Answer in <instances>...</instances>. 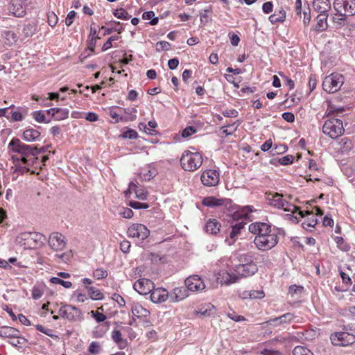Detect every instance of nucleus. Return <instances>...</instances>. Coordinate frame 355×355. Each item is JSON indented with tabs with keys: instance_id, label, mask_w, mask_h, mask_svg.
<instances>
[{
	"instance_id": "f257e3e1",
	"label": "nucleus",
	"mask_w": 355,
	"mask_h": 355,
	"mask_svg": "<svg viewBox=\"0 0 355 355\" xmlns=\"http://www.w3.org/2000/svg\"><path fill=\"white\" fill-rule=\"evenodd\" d=\"M8 148L14 153L31 157L26 160L28 165H37L39 164L37 155L46 152L48 147L43 146L41 148H37L35 146L24 144L18 138L14 137L8 144Z\"/></svg>"
},
{
	"instance_id": "f03ea898",
	"label": "nucleus",
	"mask_w": 355,
	"mask_h": 355,
	"mask_svg": "<svg viewBox=\"0 0 355 355\" xmlns=\"http://www.w3.org/2000/svg\"><path fill=\"white\" fill-rule=\"evenodd\" d=\"M333 6L337 12L333 20L339 25L345 24L347 16L355 15V0H334Z\"/></svg>"
},
{
	"instance_id": "7ed1b4c3",
	"label": "nucleus",
	"mask_w": 355,
	"mask_h": 355,
	"mask_svg": "<svg viewBox=\"0 0 355 355\" xmlns=\"http://www.w3.org/2000/svg\"><path fill=\"white\" fill-rule=\"evenodd\" d=\"M202 164V156L199 152L185 150L180 158V165L185 171L193 172Z\"/></svg>"
},
{
	"instance_id": "20e7f679",
	"label": "nucleus",
	"mask_w": 355,
	"mask_h": 355,
	"mask_svg": "<svg viewBox=\"0 0 355 355\" xmlns=\"http://www.w3.org/2000/svg\"><path fill=\"white\" fill-rule=\"evenodd\" d=\"M343 121L338 119H330L327 120L322 127L324 134L331 139H336L344 133Z\"/></svg>"
},
{
	"instance_id": "39448f33",
	"label": "nucleus",
	"mask_w": 355,
	"mask_h": 355,
	"mask_svg": "<svg viewBox=\"0 0 355 355\" xmlns=\"http://www.w3.org/2000/svg\"><path fill=\"white\" fill-rule=\"evenodd\" d=\"M344 76L342 74L334 73L325 77L322 83L323 89L329 93L337 92L344 83Z\"/></svg>"
},
{
	"instance_id": "423d86ee",
	"label": "nucleus",
	"mask_w": 355,
	"mask_h": 355,
	"mask_svg": "<svg viewBox=\"0 0 355 355\" xmlns=\"http://www.w3.org/2000/svg\"><path fill=\"white\" fill-rule=\"evenodd\" d=\"M277 232H272L264 236L255 237L254 243L259 250L267 251L274 248L278 243Z\"/></svg>"
},
{
	"instance_id": "0eeeda50",
	"label": "nucleus",
	"mask_w": 355,
	"mask_h": 355,
	"mask_svg": "<svg viewBox=\"0 0 355 355\" xmlns=\"http://www.w3.org/2000/svg\"><path fill=\"white\" fill-rule=\"evenodd\" d=\"M269 204L275 207L282 209L286 211L294 212L298 208L287 202L283 196L277 193L270 194L268 197Z\"/></svg>"
},
{
	"instance_id": "6e6552de",
	"label": "nucleus",
	"mask_w": 355,
	"mask_h": 355,
	"mask_svg": "<svg viewBox=\"0 0 355 355\" xmlns=\"http://www.w3.org/2000/svg\"><path fill=\"white\" fill-rule=\"evenodd\" d=\"M60 316L69 321H78L82 319L81 311L72 305H63L58 311Z\"/></svg>"
},
{
	"instance_id": "1a4fd4ad",
	"label": "nucleus",
	"mask_w": 355,
	"mask_h": 355,
	"mask_svg": "<svg viewBox=\"0 0 355 355\" xmlns=\"http://www.w3.org/2000/svg\"><path fill=\"white\" fill-rule=\"evenodd\" d=\"M331 343L336 346H348L355 343V336L348 332H336L331 335Z\"/></svg>"
},
{
	"instance_id": "9d476101",
	"label": "nucleus",
	"mask_w": 355,
	"mask_h": 355,
	"mask_svg": "<svg viewBox=\"0 0 355 355\" xmlns=\"http://www.w3.org/2000/svg\"><path fill=\"white\" fill-rule=\"evenodd\" d=\"M127 234L130 238L144 241L149 236L150 230L143 224L134 223L128 227Z\"/></svg>"
},
{
	"instance_id": "9b49d317",
	"label": "nucleus",
	"mask_w": 355,
	"mask_h": 355,
	"mask_svg": "<svg viewBox=\"0 0 355 355\" xmlns=\"http://www.w3.org/2000/svg\"><path fill=\"white\" fill-rule=\"evenodd\" d=\"M31 158L29 156H24L21 154H18L12 156V159L14 161L15 164V171L18 172L21 174H24L26 172H31L34 173L35 171L31 169V167L34 166L35 165H28V162L26 160Z\"/></svg>"
},
{
	"instance_id": "f8f14e48",
	"label": "nucleus",
	"mask_w": 355,
	"mask_h": 355,
	"mask_svg": "<svg viewBox=\"0 0 355 355\" xmlns=\"http://www.w3.org/2000/svg\"><path fill=\"white\" fill-rule=\"evenodd\" d=\"M248 230L251 233L256 234L255 237L264 236L272 232H277L276 230L272 229L269 224L261 222H255L250 224Z\"/></svg>"
},
{
	"instance_id": "ddd939ff",
	"label": "nucleus",
	"mask_w": 355,
	"mask_h": 355,
	"mask_svg": "<svg viewBox=\"0 0 355 355\" xmlns=\"http://www.w3.org/2000/svg\"><path fill=\"white\" fill-rule=\"evenodd\" d=\"M202 203L203 205L209 207H223L227 210L234 207L232 200L227 198H217L214 196L205 198Z\"/></svg>"
},
{
	"instance_id": "4468645a",
	"label": "nucleus",
	"mask_w": 355,
	"mask_h": 355,
	"mask_svg": "<svg viewBox=\"0 0 355 355\" xmlns=\"http://www.w3.org/2000/svg\"><path fill=\"white\" fill-rule=\"evenodd\" d=\"M48 243L51 249L56 252L64 250L67 246L64 236L59 232L51 233Z\"/></svg>"
},
{
	"instance_id": "2eb2a0df",
	"label": "nucleus",
	"mask_w": 355,
	"mask_h": 355,
	"mask_svg": "<svg viewBox=\"0 0 355 355\" xmlns=\"http://www.w3.org/2000/svg\"><path fill=\"white\" fill-rule=\"evenodd\" d=\"M200 180L205 186H216L220 180L219 172L214 169L206 170L202 173Z\"/></svg>"
},
{
	"instance_id": "dca6fc26",
	"label": "nucleus",
	"mask_w": 355,
	"mask_h": 355,
	"mask_svg": "<svg viewBox=\"0 0 355 355\" xmlns=\"http://www.w3.org/2000/svg\"><path fill=\"white\" fill-rule=\"evenodd\" d=\"M29 0H12L8 6V10L17 17H21L26 15L25 3Z\"/></svg>"
},
{
	"instance_id": "f3484780",
	"label": "nucleus",
	"mask_w": 355,
	"mask_h": 355,
	"mask_svg": "<svg viewBox=\"0 0 355 355\" xmlns=\"http://www.w3.org/2000/svg\"><path fill=\"white\" fill-rule=\"evenodd\" d=\"M233 208L227 209V215L232 216L234 220H239L243 218H248L250 214L252 212V209L250 206L237 208L233 204Z\"/></svg>"
},
{
	"instance_id": "a211bd4d",
	"label": "nucleus",
	"mask_w": 355,
	"mask_h": 355,
	"mask_svg": "<svg viewBox=\"0 0 355 355\" xmlns=\"http://www.w3.org/2000/svg\"><path fill=\"white\" fill-rule=\"evenodd\" d=\"M184 282L187 289L191 291H200L205 288L201 277L197 275L189 276L185 279Z\"/></svg>"
},
{
	"instance_id": "6ab92c4d",
	"label": "nucleus",
	"mask_w": 355,
	"mask_h": 355,
	"mask_svg": "<svg viewBox=\"0 0 355 355\" xmlns=\"http://www.w3.org/2000/svg\"><path fill=\"white\" fill-rule=\"evenodd\" d=\"M234 270L239 279L241 277H248L254 275L257 272L258 268L257 264L236 265Z\"/></svg>"
},
{
	"instance_id": "aec40b11",
	"label": "nucleus",
	"mask_w": 355,
	"mask_h": 355,
	"mask_svg": "<svg viewBox=\"0 0 355 355\" xmlns=\"http://www.w3.org/2000/svg\"><path fill=\"white\" fill-rule=\"evenodd\" d=\"M153 282L150 279L142 278L138 279L133 286L134 289L141 295H146L151 292Z\"/></svg>"
},
{
	"instance_id": "412c9836",
	"label": "nucleus",
	"mask_w": 355,
	"mask_h": 355,
	"mask_svg": "<svg viewBox=\"0 0 355 355\" xmlns=\"http://www.w3.org/2000/svg\"><path fill=\"white\" fill-rule=\"evenodd\" d=\"M169 297L168 291L164 288H154L150 292V299L154 303H161Z\"/></svg>"
},
{
	"instance_id": "4be33fe9",
	"label": "nucleus",
	"mask_w": 355,
	"mask_h": 355,
	"mask_svg": "<svg viewBox=\"0 0 355 355\" xmlns=\"http://www.w3.org/2000/svg\"><path fill=\"white\" fill-rule=\"evenodd\" d=\"M239 277L235 273H230L226 270H221L217 274V282L221 284H230L236 282Z\"/></svg>"
},
{
	"instance_id": "5701e85b",
	"label": "nucleus",
	"mask_w": 355,
	"mask_h": 355,
	"mask_svg": "<svg viewBox=\"0 0 355 355\" xmlns=\"http://www.w3.org/2000/svg\"><path fill=\"white\" fill-rule=\"evenodd\" d=\"M188 290L187 286L175 288L169 295L170 300L172 302L183 300L189 295Z\"/></svg>"
},
{
	"instance_id": "b1692460",
	"label": "nucleus",
	"mask_w": 355,
	"mask_h": 355,
	"mask_svg": "<svg viewBox=\"0 0 355 355\" xmlns=\"http://www.w3.org/2000/svg\"><path fill=\"white\" fill-rule=\"evenodd\" d=\"M22 139L27 142L40 141L41 139V132L33 128L28 127L23 132Z\"/></svg>"
},
{
	"instance_id": "393cba45",
	"label": "nucleus",
	"mask_w": 355,
	"mask_h": 355,
	"mask_svg": "<svg viewBox=\"0 0 355 355\" xmlns=\"http://www.w3.org/2000/svg\"><path fill=\"white\" fill-rule=\"evenodd\" d=\"M299 214L301 217L307 216V218H306L302 224L304 229L308 230L309 227H314L317 225L318 219L313 214L309 211H306L304 213L302 211H299Z\"/></svg>"
},
{
	"instance_id": "a878e982",
	"label": "nucleus",
	"mask_w": 355,
	"mask_h": 355,
	"mask_svg": "<svg viewBox=\"0 0 355 355\" xmlns=\"http://www.w3.org/2000/svg\"><path fill=\"white\" fill-rule=\"evenodd\" d=\"M220 227V222L217 219L211 218L206 222L204 230L207 234L216 235L219 232Z\"/></svg>"
},
{
	"instance_id": "bb28decb",
	"label": "nucleus",
	"mask_w": 355,
	"mask_h": 355,
	"mask_svg": "<svg viewBox=\"0 0 355 355\" xmlns=\"http://www.w3.org/2000/svg\"><path fill=\"white\" fill-rule=\"evenodd\" d=\"M313 8L319 14H327L331 8L329 0H314L313 1Z\"/></svg>"
},
{
	"instance_id": "cd10ccee",
	"label": "nucleus",
	"mask_w": 355,
	"mask_h": 355,
	"mask_svg": "<svg viewBox=\"0 0 355 355\" xmlns=\"http://www.w3.org/2000/svg\"><path fill=\"white\" fill-rule=\"evenodd\" d=\"M295 316L292 313H286L279 317L270 319L266 322L269 325H276L277 324L290 323L294 321Z\"/></svg>"
},
{
	"instance_id": "c85d7f7f",
	"label": "nucleus",
	"mask_w": 355,
	"mask_h": 355,
	"mask_svg": "<svg viewBox=\"0 0 355 355\" xmlns=\"http://www.w3.org/2000/svg\"><path fill=\"white\" fill-rule=\"evenodd\" d=\"M131 311L133 316L137 318H146L150 315V311L137 302L131 304Z\"/></svg>"
},
{
	"instance_id": "c756f323",
	"label": "nucleus",
	"mask_w": 355,
	"mask_h": 355,
	"mask_svg": "<svg viewBox=\"0 0 355 355\" xmlns=\"http://www.w3.org/2000/svg\"><path fill=\"white\" fill-rule=\"evenodd\" d=\"M245 225L246 223L242 220L236 223L234 225H232V230L230 233V238L232 241L229 242L230 245L234 243L238 236L241 234V230L245 227Z\"/></svg>"
},
{
	"instance_id": "7c9ffc66",
	"label": "nucleus",
	"mask_w": 355,
	"mask_h": 355,
	"mask_svg": "<svg viewBox=\"0 0 355 355\" xmlns=\"http://www.w3.org/2000/svg\"><path fill=\"white\" fill-rule=\"evenodd\" d=\"M20 332L15 328L4 326L0 328V336L12 339L15 336L19 335Z\"/></svg>"
},
{
	"instance_id": "2f4dec72",
	"label": "nucleus",
	"mask_w": 355,
	"mask_h": 355,
	"mask_svg": "<svg viewBox=\"0 0 355 355\" xmlns=\"http://www.w3.org/2000/svg\"><path fill=\"white\" fill-rule=\"evenodd\" d=\"M268 19L272 24L283 23L286 19V12L283 8L276 10Z\"/></svg>"
},
{
	"instance_id": "473e14b6",
	"label": "nucleus",
	"mask_w": 355,
	"mask_h": 355,
	"mask_svg": "<svg viewBox=\"0 0 355 355\" xmlns=\"http://www.w3.org/2000/svg\"><path fill=\"white\" fill-rule=\"evenodd\" d=\"M196 313L201 316L209 317L215 313V307L210 303L205 304L196 311Z\"/></svg>"
},
{
	"instance_id": "72a5a7b5",
	"label": "nucleus",
	"mask_w": 355,
	"mask_h": 355,
	"mask_svg": "<svg viewBox=\"0 0 355 355\" xmlns=\"http://www.w3.org/2000/svg\"><path fill=\"white\" fill-rule=\"evenodd\" d=\"M85 290L87 291L89 298L92 300H101L104 298V294L94 286H86Z\"/></svg>"
},
{
	"instance_id": "f704fd0d",
	"label": "nucleus",
	"mask_w": 355,
	"mask_h": 355,
	"mask_svg": "<svg viewBox=\"0 0 355 355\" xmlns=\"http://www.w3.org/2000/svg\"><path fill=\"white\" fill-rule=\"evenodd\" d=\"M117 110L120 111H123L125 116H123V121H133L137 119V110L135 107L131 108H123V107H117Z\"/></svg>"
},
{
	"instance_id": "c9c22d12",
	"label": "nucleus",
	"mask_w": 355,
	"mask_h": 355,
	"mask_svg": "<svg viewBox=\"0 0 355 355\" xmlns=\"http://www.w3.org/2000/svg\"><path fill=\"white\" fill-rule=\"evenodd\" d=\"M327 14H318L317 17V24L315 26V30L317 31H324L327 28Z\"/></svg>"
},
{
	"instance_id": "e433bc0d",
	"label": "nucleus",
	"mask_w": 355,
	"mask_h": 355,
	"mask_svg": "<svg viewBox=\"0 0 355 355\" xmlns=\"http://www.w3.org/2000/svg\"><path fill=\"white\" fill-rule=\"evenodd\" d=\"M157 175V171L155 168L148 167V168L143 169L140 173V178L144 181H149L155 177Z\"/></svg>"
},
{
	"instance_id": "4c0bfd02",
	"label": "nucleus",
	"mask_w": 355,
	"mask_h": 355,
	"mask_svg": "<svg viewBox=\"0 0 355 355\" xmlns=\"http://www.w3.org/2000/svg\"><path fill=\"white\" fill-rule=\"evenodd\" d=\"M239 263L238 265H251L256 264L254 262V258L251 253L242 254L239 257Z\"/></svg>"
},
{
	"instance_id": "58836bf2",
	"label": "nucleus",
	"mask_w": 355,
	"mask_h": 355,
	"mask_svg": "<svg viewBox=\"0 0 355 355\" xmlns=\"http://www.w3.org/2000/svg\"><path fill=\"white\" fill-rule=\"evenodd\" d=\"M55 114H54V119L56 121H61L66 119L69 117V111L67 108L55 107Z\"/></svg>"
},
{
	"instance_id": "ea45409f",
	"label": "nucleus",
	"mask_w": 355,
	"mask_h": 355,
	"mask_svg": "<svg viewBox=\"0 0 355 355\" xmlns=\"http://www.w3.org/2000/svg\"><path fill=\"white\" fill-rule=\"evenodd\" d=\"M303 338L302 333H297L296 335L288 334L287 336L282 338L281 341L285 343H298Z\"/></svg>"
},
{
	"instance_id": "a19ab883",
	"label": "nucleus",
	"mask_w": 355,
	"mask_h": 355,
	"mask_svg": "<svg viewBox=\"0 0 355 355\" xmlns=\"http://www.w3.org/2000/svg\"><path fill=\"white\" fill-rule=\"evenodd\" d=\"M2 36L6 40V43L9 45L16 42L17 40L16 34L12 31H4Z\"/></svg>"
},
{
	"instance_id": "79ce46f5",
	"label": "nucleus",
	"mask_w": 355,
	"mask_h": 355,
	"mask_svg": "<svg viewBox=\"0 0 355 355\" xmlns=\"http://www.w3.org/2000/svg\"><path fill=\"white\" fill-rule=\"evenodd\" d=\"M10 344L12 346L17 347L19 348L23 347L27 343V340L19 335L15 336L9 341Z\"/></svg>"
},
{
	"instance_id": "37998d69",
	"label": "nucleus",
	"mask_w": 355,
	"mask_h": 355,
	"mask_svg": "<svg viewBox=\"0 0 355 355\" xmlns=\"http://www.w3.org/2000/svg\"><path fill=\"white\" fill-rule=\"evenodd\" d=\"M32 116L33 119L38 123H49L51 121V119L46 120L45 113L42 110L33 112L32 113Z\"/></svg>"
},
{
	"instance_id": "c03bdc74",
	"label": "nucleus",
	"mask_w": 355,
	"mask_h": 355,
	"mask_svg": "<svg viewBox=\"0 0 355 355\" xmlns=\"http://www.w3.org/2000/svg\"><path fill=\"white\" fill-rule=\"evenodd\" d=\"M37 26L34 24H27L24 26L22 32L26 37H31L36 32Z\"/></svg>"
},
{
	"instance_id": "a18cd8bd",
	"label": "nucleus",
	"mask_w": 355,
	"mask_h": 355,
	"mask_svg": "<svg viewBox=\"0 0 355 355\" xmlns=\"http://www.w3.org/2000/svg\"><path fill=\"white\" fill-rule=\"evenodd\" d=\"M293 355H314L307 347L304 346H296L293 350Z\"/></svg>"
},
{
	"instance_id": "49530a36",
	"label": "nucleus",
	"mask_w": 355,
	"mask_h": 355,
	"mask_svg": "<svg viewBox=\"0 0 355 355\" xmlns=\"http://www.w3.org/2000/svg\"><path fill=\"white\" fill-rule=\"evenodd\" d=\"M49 282L53 284H60L66 288H69L72 286V283L69 281H64L59 277H53L50 279Z\"/></svg>"
},
{
	"instance_id": "de8ad7c7",
	"label": "nucleus",
	"mask_w": 355,
	"mask_h": 355,
	"mask_svg": "<svg viewBox=\"0 0 355 355\" xmlns=\"http://www.w3.org/2000/svg\"><path fill=\"white\" fill-rule=\"evenodd\" d=\"M114 15L118 19L128 20L130 18V15L128 13V12L123 8L116 9L113 12Z\"/></svg>"
},
{
	"instance_id": "09e8293b",
	"label": "nucleus",
	"mask_w": 355,
	"mask_h": 355,
	"mask_svg": "<svg viewBox=\"0 0 355 355\" xmlns=\"http://www.w3.org/2000/svg\"><path fill=\"white\" fill-rule=\"evenodd\" d=\"M31 236V232H21L17 236L15 241L20 245H25L26 243L24 241L28 240Z\"/></svg>"
},
{
	"instance_id": "8fccbe9b",
	"label": "nucleus",
	"mask_w": 355,
	"mask_h": 355,
	"mask_svg": "<svg viewBox=\"0 0 355 355\" xmlns=\"http://www.w3.org/2000/svg\"><path fill=\"white\" fill-rule=\"evenodd\" d=\"M335 241L338 245V247L343 251L347 252L350 249L349 245L345 242L344 239L341 236H336L335 238Z\"/></svg>"
},
{
	"instance_id": "3c124183",
	"label": "nucleus",
	"mask_w": 355,
	"mask_h": 355,
	"mask_svg": "<svg viewBox=\"0 0 355 355\" xmlns=\"http://www.w3.org/2000/svg\"><path fill=\"white\" fill-rule=\"evenodd\" d=\"M171 44L166 41H159L155 44L157 51H168L171 49Z\"/></svg>"
},
{
	"instance_id": "603ef678",
	"label": "nucleus",
	"mask_w": 355,
	"mask_h": 355,
	"mask_svg": "<svg viewBox=\"0 0 355 355\" xmlns=\"http://www.w3.org/2000/svg\"><path fill=\"white\" fill-rule=\"evenodd\" d=\"M108 276V272L103 268H97L93 272V277L97 279H105Z\"/></svg>"
},
{
	"instance_id": "864d4df0",
	"label": "nucleus",
	"mask_w": 355,
	"mask_h": 355,
	"mask_svg": "<svg viewBox=\"0 0 355 355\" xmlns=\"http://www.w3.org/2000/svg\"><path fill=\"white\" fill-rule=\"evenodd\" d=\"M121 136L124 139H133L138 137V134L133 129H128L123 131Z\"/></svg>"
},
{
	"instance_id": "5fc2aeb1",
	"label": "nucleus",
	"mask_w": 355,
	"mask_h": 355,
	"mask_svg": "<svg viewBox=\"0 0 355 355\" xmlns=\"http://www.w3.org/2000/svg\"><path fill=\"white\" fill-rule=\"evenodd\" d=\"M129 206L132 207L133 209H148L149 207V205L147 204V203H143V202H137V201H130L129 202Z\"/></svg>"
},
{
	"instance_id": "6e6d98bb",
	"label": "nucleus",
	"mask_w": 355,
	"mask_h": 355,
	"mask_svg": "<svg viewBox=\"0 0 355 355\" xmlns=\"http://www.w3.org/2000/svg\"><path fill=\"white\" fill-rule=\"evenodd\" d=\"M234 123L232 125H227L222 128L223 134H224L226 137L228 135H232L236 130L238 125L234 127Z\"/></svg>"
},
{
	"instance_id": "4d7b16f0",
	"label": "nucleus",
	"mask_w": 355,
	"mask_h": 355,
	"mask_svg": "<svg viewBox=\"0 0 355 355\" xmlns=\"http://www.w3.org/2000/svg\"><path fill=\"white\" fill-rule=\"evenodd\" d=\"M134 192L135 193L136 197L139 199L144 200L147 199L148 192L141 189H138L137 187L135 189Z\"/></svg>"
},
{
	"instance_id": "13d9d810",
	"label": "nucleus",
	"mask_w": 355,
	"mask_h": 355,
	"mask_svg": "<svg viewBox=\"0 0 355 355\" xmlns=\"http://www.w3.org/2000/svg\"><path fill=\"white\" fill-rule=\"evenodd\" d=\"M248 296L250 299H261L265 296L263 291H248Z\"/></svg>"
},
{
	"instance_id": "bf43d9fd",
	"label": "nucleus",
	"mask_w": 355,
	"mask_h": 355,
	"mask_svg": "<svg viewBox=\"0 0 355 355\" xmlns=\"http://www.w3.org/2000/svg\"><path fill=\"white\" fill-rule=\"evenodd\" d=\"M10 119L13 121H21L24 119V114L19 110L10 112Z\"/></svg>"
},
{
	"instance_id": "052dcab7",
	"label": "nucleus",
	"mask_w": 355,
	"mask_h": 355,
	"mask_svg": "<svg viewBox=\"0 0 355 355\" xmlns=\"http://www.w3.org/2000/svg\"><path fill=\"white\" fill-rule=\"evenodd\" d=\"M90 313L97 322H103L106 319L105 315L97 311H91Z\"/></svg>"
},
{
	"instance_id": "680f3d73",
	"label": "nucleus",
	"mask_w": 355,
	"mask_h": 355,
	"mask_svg": "<svg viewBox=\"0 0 355 355\" xmlns=\"http://www.w3.org/2000/svg\"><path fill=\"white\" fill-rule=\"evenodd\" d=\"M294 157L293 155H288L279 159L278 162L281 165L286 166L293 162Z\"/></svg>"
},
{
	"instance_id": "e2e57ef3",
	"label": "nucleus",
	"mask_w": 355,
	"mask_h": 355,
	"mask_svg": "<svg viewBox=\"0 0 355 355\" xmlns=\"http://www.w3.org/2000/svg\"><path fill=\"white\" fill-rule=\"evenodd\" d=\"M119 39L118 36L110 37L103 45L102 51H106L112 46V42L116 41Z\"/></svg>"
},
{
	"instance_id": "0e129e2a",
	"label": "nucleus",
	"mask_w": 355,
	"mask_h": 355,
	"mask_svg": "<svg viewBox=\"0 0 355 355\" xmlns=\"http://www.w3.org/2000/svg\"><path fill=\"white\" fill-rule=\"evenodd\" d=\"M328 110L327 116H330L331 114H338L343 112L345 111V108L343 107H336L334 105H329Z\"/></svg>"
},
{
	"instance_id": "69168bd1",
	"label": "nucleus",
	"mask_w": 355,
	"mask_h": 355,
	"mask_svg": "<svg viewBox=\"0 0 355 355\" xmlns=\"http://www.w3.org/2000/svg\"><path fill=\"white\" fill-rule=\"evenodd\" d=\"M109 114L110 117L114 120V123H118L119 121H123V116H120L119 114L115 110L114 108H112Z\"/></svg>"
},
{
	"instance_id": "338daca9",
	"label": "nucleus",
	"mask_w": 355,
	"mask_h": 355,
	"mask_svg": "<svg viewBox=\"0 0 355 355\" xmlns=\"http://www.w3.org/2000/svg\"><path fill=\"white\" fill-rule=\"evenodd\" d=\"M138 127L140 130H143L150 135H156L157 131L155 130L150 129L149 128H148L147 124L145 123H139Z\"/></svg>"
},
{
	"instance_id": "774afa93",
	"label": "nucleus",
	"mask_w": 355,
	"mask_h": 355,
	"mask_svg": "<svg viewBox=\"0 0 355 355\" xmlns=\"http://www.w3.org/2000/svg\"><path fill=\"white\" fill-rule=\"evenodd\" d=\"M196 132V129L193 126L187 127L182 133V136L184 138L189 137V136L193 135Z\"/></svg>"
}]
</instances>
